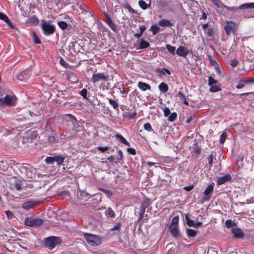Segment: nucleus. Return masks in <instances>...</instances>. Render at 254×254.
<instances>
[{"label": "nucleus", "instance_id": "nucleus-3", "mask_svg": "<svg viewBox=\"0 0 254 254\" xmlns=\"http://www.w3.org/2000/svg\"><path fill=\"white\" fill-rule=\"evenodd\" d=\"M19 170L23 175V178L26 180L30 181L35 178L36 174L34 169H30L26 166H22Z\"/></svg>", "mask_w": 254, "mask_h": 254}, {"label": "nucleus", "instance_id": "nucleus-43", "mask_svg": "<svg viewBox=\"0 0 254 254\" xmlns=\"http://www.w3.org/2000/svg\"><path fill=\"white\" fill-rule=\"evenodd\" d=\"M126 117L128 119H131L134 118L136 116V113H127L126 114Z\"/></svg>", "mask_w": 254, "mask_h": 254}, {"label": "nucleus", "instance_id": "nucleus-19", "mask_svg": "<svg viewBox=\"0 0 254 254\" xmlns=\"http://www.w3.org/2000/svg\"><path fill=\"white\" fill-rule=\"evenodd\" d=\"M177 97L182 103H183L184 104L186 105H188V102L186 100L185 96L184 95V94H183L181 92L179 91L178 93Z\"/></svg>", "mask_w": 254, "mask_h": 254}, {"label": "nucleus", "instance_id": "nucleus-25", "mask_svg": "<svg viewBox=\"0 0 254 254\" xmlns=\"http://www.w3.org/2000/svg\"><path fill=\"white\" fill-rule=\"evenodd\" d=\"M108 101H109V104L111 106H112L113 108L115 110H118V109L119 105H118V103H117L116 100H113V99H109Z\"/></svg>", "mask_w": 254, "mask_h": 254}, {"label": "nucleus", "instance_id": "nucleus-21", "mask_svg": "<svg viewBox=\"0 0 254 254\" xmlns=\"http://www.w3.org/2000/svg\"><path fill=\"white\" fill-rule=\"evenodd\" d=\"M159 89L161 92H166L169 89L168 86L164 82L161 83L158 86Z\"/></svg>", "mask_w": 254, "mask_h": 254}, {"label": "nucleus", "instance_id": "nucleus-47", "mask_svg": "<svg viewBox=\"0 0 254 254\" xmlns=\"http://www.w3.org/2000/svg\"><path fill=\"white\" fill-rule=\"evenodd\" d=\"M121 224L120 223H118L116 224L111 229V230L115 231V230H119L121 228Z\"/></svg>", "mask_w": 254, "mask_h": 254}, {"label": "nucleus", "instance_id": "nucleus-20", "mask_svg": "<svg viewBox=\"0 0 254 254\" xmlns=\"http://www.w3.org/2000/svg\"><path fill=\"white\" fill-rule=\"evenodd\" d=\"M105 215L108 218H114L115 217V212L111 207L108 208L106 211Z\"/></svg>", "mask_w": 254, "mask_h": 254}, {"label": "nucleus", "instance_id": "nucleus-37", "mask_svg": "<svg viewBox=\"0 0 254 254\" xmlns=\"http://www.w3.org/2000/svg\"><path fill=\"white\" fill-rule=\"evenodd\" d=\"M58 24L59 26L63 30H64L67 27V24L64 21H59Z\"/></svg>", "mask_w": 254, "mask_h": 254}, {"label": "nucleus", "instance_id": "nucleus-41", "mask_svg": "<svg viewBox=\"0 0 254 254\" xmlns=\"http://www.w3.org/2000/svg\"><path fill=\"white\" fill-rule=\"evenodd\" d=\"M178 222H179V217L178 216H175L173 218L170 225L178 226Z\"/></svg>", "mask_w": 254, "mask_h": 254}, {"label": "nucleus", "instance_id": "nucleus-32", "mask_svg": "<svg viewBox=\"0 0 254 254\" xmlns=\"http://www.w3.org/2000/svg\"><path fill=\"white\" fill-rule=\"evenodd\" d=\"M225 225L228 228L231 227L232 228L234 226H235L236 224L234 221H232L230 220H227L225 222Z\"/></svg>", "mask_w": 254, "mask_h": 254}, {"label": "nucleus", "instance_id": "nucleus-36", "mask_svg": "<svg viewBox=\"0 0 254 254\" xmlns=\"http://www.w3.org/2000/svg\"><path fill=\"white\" fill-rule=\"evenodd\" d=\"M166 48L172 54L174 55L175 54L176 48L175 47L170 45H167Z\"/></svg>", "mask_w": 254, "mask_h": 254}, {"label": "nucleus", "instance_id": "nucleus-42", "mask_svg": "<svg viewBox=\"0 0 254 254\" xmlns=\"http://www.w3.org/2000/svg\"><path fill=\"white\" fill-rule=\"evenodd\" d=\"M143 127H144V129L148 131H151L153 130L151 126V125L149 123H145Z\"/></svg>", "mask_w": 254, "mask_h": 254}, {"label": "nucleus", "instance_id": "nucleus-49", "mask_svg": "<svg viewBox=\"0 0 254 254\" xmlns=\"http://www.w3.org/2000/svg\"><path fill=\"white\" fill-rule=\"evenodd\" d=\"M146 206H145L144 204H142L140 208V218L142 217L143 214L145 212V208Z\"/></svg>", "mask_w": 254, "mask_h": 254}, {"label": "nucleus", "instance_id": "nucleus-10", "mask_svg": "<svg viewBox=\"0 0 254 254\" xmlns=\"http://www.w3.org/2000/svg\"><path fill=\"white\" fill-rule=\"evenodd\" d=\"M214 186L210 184L208 185L204 191V196L203 199L205 201H209L210 199L212 193L213 191Z\"/></svg>", "mask_w": 254, "mask_h": 254}, {"label": "nucleus", "instance_id": "nucleus-59", "mask_svg": "<svg viewBox=\"0 0 254 254\" xmlns=\"http://www.w3.org/2000/svg\"><path fill=\"white\" fill-rule=\"evenodd\" d=\"M193 188V186H190L185 187L184 188V190L188 191H190L191 190H192Z\"/></svg>", "mask_w": 254, "mask_h": 254}, {"label": "nucleus", "instance_id": "nucleus-58", "mask_svg": "<svg viewBox=\"0 0 254 254\" xmlns=\"http://www.w3.org/2000/svg\"><path fill=\"white\" fill-rule=\"evenodd\" d=\"M55 1V0H46V2L47 5V6L49 7L50 6H52V2Z\"/></svg>", "mask_w": 254, "mask_h": 254}, {"label": "nucleus", "instance_id": "nucleus-13", "mask_svg": "<svg viewBox=\"0 0 254 254\" xmlns=\"http://www.w3.org/2000/svg\"><path fill=\"white\" fill-rule=\"evenodd\" d=\"M236 26V23L232 21H228L227 22L225 26V30L227 34H229L232 32Z\"/></svg>", "mask_w": 254, "mask_h": 254}, {"label": "nucleus", "instance_id": "nucleus-12", "mask_svg": "<svg viewBox=\"0 0 254 254\" xmlns=\"http://www.w3.org/2000/svg\"><path fill=\"white\" fill-rule=\"evenodd\" d=\"M231 231L232 233L233 234L234 237L236 238H243L245 236L244 232L241 229L239 228H232Z\"/></svg>", "mask_w": 254, "mask_h": 254}, {"label": "nucleus", "instance_id": "nucleus-2", "mask_svg": "<svg viewBox=\"0 0 254 254\" xmlns=\"http://www.w3.org/2000/svg\"><path fill=\"white\" fill-rule=\"evenodd\" d=\"M83 235L87 242L92 246H99L102 242L101 238L97 235L89 233H84Z\"/></svg>", "mask_w": 254, "mask_h": 254}, {"label": "nucleus", "instance_id": "nucleus-53", "mask_svg": "<svg viewBox=\"0 0 254 254\" xmlns=\"http://www.w3.org/2000/svg\"><path fill=\"white\" fill-rule=\"evenodd\" d=\"M107 159L110 161V162L112 163H113L114 162L115 163V157L113 155H111L110 156L108 157Z\"/></svg>", "mask_w": 254, "mask_h": 254}, {"label": "nucleus", "instance_id": "nucleus-33", "mask_svg": "<svg viewBox=\"0 0 254 254\" xmlns=\"http://www.w3.org/2000/svg\"><path fill=\"white\" fill-rule=\"evenodd\" d=\"M64 158L61 156L54 157V161L57 162L58 164H62L64 162Z\"/></svg>", "mask_w": 254, "mask_h": 254}, {"label": "nucleus", "instance_id": "nucleus-5", "mask_svg": "<svg viewBox=\"0 0 254 254\" xmlns=\"http://www.w3.org/2000/svg\"><path fill=\"white\" fill-rule=\"evenodd\" d=\"M25 224L30 227H38L41 225L43 221L40 218H35L32 217H27L25 219Z\"/></svg>", "mask_w": 254, "mask_h": 254}, {"label": "nucleus", "instance_id": "nucleus-11", "mask_svg": "<svg viewBox=\"0 0 254 254\" xmlns=\"http://www.w3.org/2000/svg\"><path fill=\"white\" fill-rule=\"evenodd\" d=\"M190 50L188 48L180 46L178 48L176 53L178 55L183 58H186Z\"/></svg>", "mask_w": 254, "mask_h": 254}, {"label": "nucleus", "instance_id": "nucleus-29", "mask_svg": "<svg viewBox=\"0 0 254 254\" xmlns=\"http://www.w3.org/2000/svg\"><path fill=\"white\" fill-rule=\"evenodd\" d=\"M187 224L190 227L194 226V222L191 220L187 215L185 216Z\"/></svg>", "mask_w": 254, "mask_h": 254}, {"label": "nucleus", "instance_id": "nucleus-30", "mask_svg": "<svg viewBox=\"0 0 254 254\" xmlns=\"http://www.w3.org/2000/svg\"><path fill=\"white\" fill-rule=\"evenodd\" d=\"M242 82H244L245 84L254 83V77L243 78Z\"/></svg>", "mask_w": 254, "mask_h": 254}, {"label": "nucleus", "instance_id": "nucleus-35", "mask_svg": "<svg viewBox=\"0 0 254 254\" xmlns=\"http://www.w3.org/2000/svg\"><path fill=\"white\" fill-rule=\"evenodd\" d=\"M104 15L107 20V22L109 25H113L115 27L114 24L113 23L112 20L109 15H108L106 12H104Z\"/></svg>", "mask_w": 254, "mask_h": 254}, {"label": "nucleus", "instance_id": "nucleus-9", "mask_svg": "<svg viewBox=\"0 0 254 254\" xmlns=\"http://www.w3.org/2000/svg\"><path fill=\"white\" fill-rule=\"evenodd\" d=\"M39 203V202L38 201L30 200L23 203L21 207L22 208L24 209L29 210L30 209L34 208V207L37 206Z\"/></svg>", "mask_w": 254, "mask_h": 254}, {"label": "nucleus", "instance_id": "nucleus-27", "mask_svg": "<svg viewBox=\"0 0 254 254\" xmlns=\"http://www.w3.org/2000/svg\"><path fill=\"white\" fill-rule=\"evenodd\" d=\"M157 71L160 73H162L164 74H165L166 73H167L168 75L171 74V71L169 69L165 68H159L157 69Z\"/></svg>", "mask_w": 254, "mask_h": 254}, {"label": "nucleus", "instance_id": "nucleus-14", "mask_svg": "<svg viewBox=\"0 0 254 254\" xmlns=\"http://www.w3.org/2000/svg\"><path fill=\"white\" fill-rule=\"evenodd\" d=\"M0 19L3 20L4 22L6 23L10 29H14L15 27L10 22L7 15L2 12H0Z\"/></svg>", "mask_w": 254, "mask_h": 254}, {"label": "nucleus", "instance_id": "nucleus-4", "mask_svg": "<svg viewBox=\"0 0 254 254\" xmlns=\"http://www.w3.org/2000/svg\"><path fill=\"white\" fill-rule=\"evenodd\" d=\"M109 75L104 72H98L95 73L92 75L91 77V81L93 83H96L98 82H105L108 80Z\"/></svg>", "mask_w": 254, "mask_h": 254}, {"label": "nucleus", "instance_id": "nucleus-52", "mask_svg": "<svg viewBox=\"0 0 254 254\" xmlns=\"http://www.w3.org/2000/svg\"><path fill=\"white\" fill-rule=\"evenodd\" d=\"M109 148L108 147H101V146H99L97 147V149L99 150V151H101L102 152H105L107 150H108Z\"/></svg>", "mask_w": 254, "mask_h": 254}, {"label": "nucleus", "instance_id": "nucleus-40", "mask_svg": "<svg viewBox=\"0 0 254 254\" xmlns=\"http://www.w3.org/2000/svg\"><path fill=\"white\" fill-rule=\"evenodd\" d=\"M218 83V81L212 77H209L208 78V85L209 86H211L212 85L217 84Z\"/></svg>", "mask_w": 254, "mask_h": 254}, {"label": "nucleus", "instance_id": "nucleus-39", "mask_svg": "<svg viewBox=\"0 0 254 254\" xmlns=\"http://www.w3.org/2000/svg\"><path fill=\"white\" fill-rule=\"evenodd\" d=\"M68 78L73 82H76L77 81V76L73 73L69 74Z\"/></svg>", "mask_w": 254, "mask_h": 254}, {"label": "nucleus", "instance_id": "nucleus-22", "mask_svg": "<svg viewBox=\"0 0 254 254\" xmlns=\"http://www.w3.org/2000/svg\"><path fill=\"white\" fill-rule=\"evenodd\" d=\"M220 84L218 83L217 84H215L214 85H212L211 86L209 90L211 92H216L217 91H219L221 90V88L220 87Z\"/></svg>", "mask_w": 254, "mask_h": 254}, {"label": "nucleus", "instance_id": "nucleus-17", "mask_svg": "<svg viewBox=\"0 0 254 254\" xmlns=\"http://www.w3.org/2000/svg\"><path fill=\"white\" fill-rule=\"evenodd\" d=\"M158 24L162 27H171L172 26V23L167 19H162L159 21Z\"/></svg>", "mask_w": 254, "mask_h": 254}, {"label": "nucleus", "instance_id": "nucleus-57", "mask_svg": "<svg viewBox=\"0 0 254 254\" xmlns=\"http://www.w3.org/2000/svg\"><path fill=\"white\" fill-rule=\"evenodd\" d=\"M127 152L132 155H135L136 153L135 149L133 148H127Z\"/></svg>", "mask_w": 254, "mask_h": 254}, {"label": "nucleus", "instance_id": "nucleus-24", "mask_svg": "<svg viewBox=\"0 0 254 254\" xmlns=\"http://www.w3.org/2000/svg\"><path fill=\"white\" fill-rule=\"evenodd\" d=\"M116 137L117 138L119 139L121 142L129 146V143L124 137V136L121 134H117L116 135Z\"/></svg>", "mask_w": 254, "mask_h": 254}, {"label": "nucleus", "instance_id": "nucleus-60", "mask_svg": "<svg viewBox=\"0 0 254 254\" xmlns=\"http://www.w3.org/2000/svg\"><path fill=\"white\" fill-rule=\"evenodd\" d=\"M128 10L131 13H136V12L135 10L132 8L129 5L128 6Z\"/></svg>", "mask_w": 254, "mask_h": 254}, {"label": "nucleus", "instance_id": "nucleus-61", "mask_svg": "<svg viewBox=\"0 0 254 254\" xmlns=\"http://www.w3.org/2000/svg\"><path fill=\"white\" fill-rule=\"evenodd\" d=\"M146 29V27L145 26H140L139 27V29L140 30V33H141L142 34L143 33V32L144 31V30H145Z\"/></svg>", "mask_w": 254, "mask_h": 254}, {"label": "nucleus", "instance_id": "nucleus-45", "mask_svg": "<svg viewBox=\"0 0 254 254\" xmlns=\"http://www.w3.org/2000/svg\"><path fill=\"white\" fill-rule=\"evenodd\" d=\"M227 134L226 132H223L220 136V142L223 143L226 139Z\"/></svg>", "mask_w": 254, "mask_h": 254}, {"label": "nucleus", "instance_id": "nucleus-62", "mask_svg": "<svg viewBox=\"0 0 254 254\" xmlns=\"http://www.w3.org/2000/svg\"><path fill=\"white\" fill-rule=\"evenodd\" d=\"M128 90L124 88L122 90H121L122 94H127L128 93Z\"/></svg>", "mask_w": 254, "mask_h": 254}, {"label": "nucleus", "instance_id": "nucleus-18", "mask_svg": "<svg viewBox=\"0 0 254 254\" xmlns=\"http://www.w3.org/2000/svg\"><path fill=\"white\" fill-rule=\"evenodd\" d=\"M138 86L139 89L143 91H146L147 89H150V86L144 82H139L138 83Z\"/></svg>", "mask_w": 254, "mask_h": 254}, {"label": "nucleus", "instance_id": "nucleus-56", "mask_svg": "<svg viewBox=\"0 0 254 254\" xmlns=\"http://www.w3.org/2000/svg\"><path fill=\"white\" fill-rule=\"evenodd\" d=\"M208 162L209 164L211 166L212 165L213 161V157L212 155H210L209 156V157L207 158Z\"/></svg>", "mask_w": 254, "mask_h": 254}, {"label": "nucleus", "instance_id": "nucleus-7", "mask_svg": "<svg viewBox=\"0 0 254 254\" xmlns=\"http://www.w3.org/2000/svg\"><path fill=\"white\" fill-rule=\"evenodd\" d=\"M42 28L44 33L47 35L53 34L55 31V26L46 21H42Z\"/></svg>", "mask_w": 254, "mask_h": 254}, {"label": "nucleus", "instance_id": "nucleus-44", "mask_svg": "<svg viewBox=\"0 0 254 254\" xmlns=\"http://www.w3.org/2000/svg\"><path fill=\"white\" fill-rule=\"evenodd\" d=\"M46 163L49 164H52L55 162L54 157H48L45 160Z\"/></svg>", "mask_w": 254, "mask_h": 254}, {"label": "nucleus", "instance_id": "nucleus-16", "mask_svg": "<svg viewBox=\"0 0 254 254\" xmlns=\"http://www.w3.org/2000/svg\"><path fill=\"white\" fill-rule=\"evenodd\" d=\"M178 226L175 225H170L169 226V231L171 234L176 237L179 235L178 232Z\"/></svg>", "mask_w": 254, "mask_h": 254}, {"label": "nucleus", "instance_id": "nucleus-26", "mask_svg": "<svg viewBox=\"0 0 254 254\" xmlns=\"http://www.w3.org/2000/svg\"><path fill=\"white\" fill-rule=\"evenodd\" d=\"M150 30L152 32L153 35H155L159 32L160 28L158 26L154 25L150 27Z\"/></svg>", "mask_w": 254, "mask_h": 254}, {"label": "nucleus", "instance_id": "nucleus-51", "mask_svg": "<svg viewBox=\"0 0 254 254\" xmlns=\"http://www.w3.org/2000/svg\"><path fill=\"white\" fill-rule=\"evenodd\" d=\"M6 215L8 219H11L13 217V214L10 211H5Z\"/></svg>", "mask_w": 254, "mask_h": 254}, {"label": "nucleus", "instance_id": "nucleus-64", "mask_svg": "<svg viewBox=\"0 0 254 254\" xmlns=\"http://www.w3.org/2000/svg\"><path fill=\"white\" fill-rule=\"evenodd\" d=\"M207 34L209 36H212L213 34V31L211 29H209L207 31Z\"/></svg>", "mask_w": 254, "mask_h": 254}, {"label": "nucleus", "instance_id": "nucleus-28", "mask_svg": "<svg viewBox=\"0 0 254 254\" xmlns=\"http://www.w3.org/2000/svg\"><path fill=\"white\" fill-rule=\"evenodd\" d=\"M187 234L189 237H194L196 235V232L191 229H188L187 230Z\"/></svg>", "mask_w": 254, "mask_h": 254}, {"label": "nucleus", "instance_id": "nucleus-55", "mask_svg": "<svg viewBox=\"0 0 254 254\" xmlns=\"http://www.w3.org/2000/svg\"><path fill=\"white\" fill-rule=\"evenodd\" d=\"M48 140L51 143H54L56 141V139L54 136H50L48 137Z\"/></svg>", "mask_w": 254, "mask_h": 254}, {"label": "nucleus", "instance_id": "nucleus-31", "mask_svg": "<svg viewBox=\"0 0 254 254\" xmlns=\"http://www.w3.org/2000/svg\"><path fill=\"white\" fill-rule=\"evenodd\" d=\"M14 187L17 190H20L22 187L21 182L19 180L16 181L14 183Z\"/></svg>", "mask_w": 254, "mask_h": 254}, {"label": "nucleus", "instance_id": "nucleus-8", "mask_svg": "<svg viewBox=\"0 0 254 254\" xmlns=\"http://www.w3.org/2000/svg\"><path fill=\"white\" fill-rule=\"evenodd\" d=\"M225 7L229 10L235 11L238 9H244V8H254V2L253 3H244L239 7H229L225 6Z\"/></svg>", "mask_w": 254, "mask_h": 254}, {"label": "nucleus", "instance_id": "nucleus-38", "mask_svg": "<svg viewBox=\"0 0 254 254\" xmlns=\"http://www.w3.org/2000/svg\"><path fill=\"white\" fill-rule=\"evenodd\" d=\"M177 117V115L176 113L174 112L170 114L168 118V120L171 122H174L176 120Z\"/></svg>", "mask_w": 254, "mask_h": 254}, {"label": "nucleus", "instance_id": "nucleus-6", "mask_svg": "<svg viewBox=\"0 0 254 254\" xmlns=\"http://www.w3.org/2000/svg\"><path fill=\"white\" fill-rule=\"evenodd\" d=\"M61 242V240L60 238L53 236L46 239L45 245L50 249H53Z\"/></svg>", "mask_w": 254, "mask_h": 254}, {"label": "nucleus", "instance_id": "nucleus-46", "mask_svg": "<svg viewBox=\"0 0 254 254\" xmlns=\"http://www.w3.org/2000/svg\"><path fill=\"white\" fill-rule=\"evenodd\" d=\"M80 94L81 96L85 99H87V90L86 89H83L80 91Z\"/></svg>", "mask_w": 254, "mask_h": 254}, {"label": "nucleus", "instance_id": "nucleus-54", "mask_svg": "<svg viewBox=\"0 0 254 254\" xmlns=\"http://www.w3.org/2000/svg\"><path fill=\"white\" fill-rule=\"evenodd\" d=\"M170 113V109L168 108H165L164 110V114L165 117H167Z\"/></svg>", "mask_w": 254, "mask_h": 254}, {"label": "nucleus", "instance_id": "nucleus-48", "mask_svg": "<svg viewBox=\"0 0 254 254\" xmlns=\"http://www.w3.org/2000/svg\"><path fill=\"white\" fill-rule=\"evenodd\" d=\"M230 64L232 66L236 67L238 64V61L236 59H233L231 60Z\"/></svg>", "mask_w": 254, "mask_h": 254}, {"label": "nucleus", "instance_id": "nucleus-15", "mask_svg": "<svg viewBox=\"0 0 254 254\" xmlns=\"http://www.w3.org/2000/svg\"><path fill=\"white\" fill-rule=\"evenodd\" d=\"M231 179V176L229 174H227L222 177L218 178L217 179V184L220 185L229 181Z\"/></svg>", "mask_w": 254, "mask_h": 254}, {"label": "nucleus", "instance_id": "nucleus-34", "mask_svg": "<svg viewBox=\"0 0 254 254\" xmlns=\"http://www.w3.org/2000/svg\"><path fill=\"white\" fill-rule=\"evenodd\" d=\"M138 4L142 9L145 10L148 8L146 3L143 0H139L138 1Z\"/></svg>", "mask_w": 254, "mask_h": 254}, {"label": "nucleus", "instance_id": "nucleus-23", "mask_svg": "<svg viewBox=\"0 0 254 254\" xmlns=\"http://www.w3.org/2000/svg\"><path fill=\"white\" fill-rule=\"evenodd\" d=\"M149 43L143 39H141L139 42V49H145L149 46Z\"/></svg>", "mask_w": 254, "mask_h": 254}, {"label": "nucleus", "instance_id": "nucleus-1", "mask_svg": "<svg viewBox=\"0 0 254 254\" xmlns=\"http://www.w3.org/2000/svg\"><path fill=\"white\" fill-rule=\"evenodd\" d=\"M16 102V97L13 93L6 95L4 98H0V106H13Z\"/></svg>", "mask_w": 254, "mask_h": 254}, {"label": "nucleus", "instance_id": "nucleus-63", "mask_svg": "<svg viewBox=\"0 0 254 254\" xmlns=\"http://www.w3.org/2000/svg\"><path fill=\"white\" fill-rule=\"evenodd\" d=\"M119 157H121V159L123 160V153L121 150H119L118 151Z\"/></svg>", "mask_w": 254, "mask_h": 254}, {"label": "nucleus", "instance_id": "nucleus-50", "mask_svg": "<svg viewBox=\"0 0 254 254\" xmlns=\"http://www.w3.org/2000/svg\"><path fill=\"white\" fill-rule=\"evenodd\" d=\"M245 83L244 82H242V79H241L240 83L236 86L237 89H241L245 86Z\"/></svg>", "mask_w": 254, "mask_h": 254}]
</instances>
